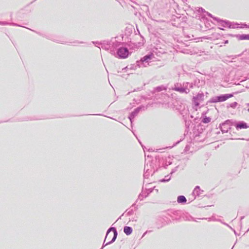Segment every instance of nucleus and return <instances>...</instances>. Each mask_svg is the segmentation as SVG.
<instances>
[{"instance_id": "6", "label": "nucleus", "mask_w": 249, "mask_h": 249, "mask_svg": "<svg viewBox=\"0 0 249 249\" xmlns=\"http://www.w3.org/2000/svg\"><path fill=\"white\" fill-rule=\"evenodd\" d=\"M178 201L179 203L185 202L186 201V199L184 196H180L178 197Z\"/></svg>"}, {"instance_id": "5", "label": "nucleus", "mask_w": 249, "mask_h": 249, "mask_svg": "<svg viewBox=\"0 0 249 249\" xmlns=\"http://www.w3.org/2000/svg\"><path fill=\"white\" fill-rule=\"evenodd\" d=\"M124 231L126 235H130L132 232V229L130 227L126 226L124 227Z\"/></svg>"}, {"instance_id": "2", "label": "nucleus", "mask_w": 249, "mask_h": 249, "mask_svg": "<svg viewBox=\"0 0 249 249\" xmlns=\"http://www.w3.org/2000/svg\"><path fill=\"white\" fill-rule=\"evenodd\" d=\"M233 97V95L231 94H227L225 95H222L219 96H217L215 97V98L213 99V103H217V102H224L229 98H230L231 97Z\"/></svg>"}, {"instance_id": "7", "label": "nucleus", "mask_w": 249, "mask_h": 249, "mask_svg": "<svg viewBox=\"0 0 249 249\" xmlns=\"http://www.w3.org/2000/svg\"><path fill=\"white\" fill-rule=\"evenodd\" d=\"M152 54L145 55L142 58V61H145L148 59H150L152 57Z\"/></svg>"}, {"instance_id": "1", "label": "nucleus", "mask_w": 249, "mask_h": 249, "mask_svg": "<svg viewBox=\"0 0 249 249\" xmlns=\"http://www.w3.org/2000/svg\"><path fill=\"white\" fill-rule=\"evenodd\" d=\"M112 235H113V238L110 242L114 241L116 238L117 235V231L115 229L113 228H110L108 230L105 238V240H109Z\"/></svg>"}, {"instance_id": "8", "label": "nucleus", "mask_w": 249, "mask_h": 249, "mask_svg": "<svg viewBox=\"0 0 249 249\" xmlns=\"http://www.w3.org/2000/svg\"><path fill=\"white\" fill-rule=\"evenodd\" d=\"M210 121V120H209V119L208 118H206V119H204V121H203L204 123H208Z\"/></svg>"}, {"instance_id": "4", "label": "nucleus", "mask_w": 249, "mask_h": 249, "mask_svg": "<svg viewBox=\"0 0 249 249\" xmlns=\"http://www.w3.org/2000/svg\"><path fill=\"white\" fill-rule=\"evenodd\" d=\"M235 126L237 129H241L248 128V125H247V124L243 123L238 124L235 125Z\"/></svg>"}, {"instance_id": "3", "label": "nucleus", "mask_w": 249, "mask_h": 249, "mask_svg": "<svg viewBox=\"0 0 249 249\" xmlns=\"http://www.w3.org/2000/svg\"><path fill=\"white\" fill-rule=\"evenodd\" d=\"M117 53L120 58H125L128 56L129 52L127 48L123 47L118 50Z\"/></svg>"}]
</instances>
